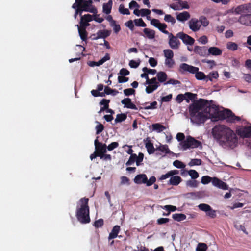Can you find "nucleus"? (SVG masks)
Returning a JSON list of instances; mask_svg holds the SVG:
<instances>
[{"label": "nucleus", "instance_id": "f257e3e1", "mask_svg": "<svg viewBox=\"0 0 251 251\" xmlns=\"http://www.w3.org/2000/svg\"><path fill=\"white\" fill-rule=\"evenodd\" d=\"M212 102V100L200 99L190 104L189 113L191 122L201 124L211 119L212 121L226 120L227 123H235L241 120V118L236 116L230 109L219 110L216 105L211 104Z\"/></svg>", "mask_w": 251, "mask_h": 251}, {"label": "nucleus", "instance_id": "f03ea898", "mask_svg": "<svg viewBox=\"0 0 251 251\" xmlns=\"http://www.w3.org/2000/svg\"><path fill=\"white\" fill-rule=\"evenodd\" d=\"M212 134L220 145L223 147L233 149L238 145L237 134L225 125H216L212 129Z\"/></svg>", "mask_w": 251, "mask_h": 251}, {"label": "nucleus", "instance_id": "7ed1b4c3", "mask_svg": "<svg viewBox=\"0 0 251 251\" xmlns=\"http://www.w3.org/2000/svg\"><path fill=\"white\" fill-rule=\"evenodd\" d=\"M88 202L89 199L84 197L79 200L77 205L76 217L82 224H87L90 222Z\"/></svg>", "mask_w": 251, "mask_h": 251}, {"label": "nucleus", "instance_id": "20e7f679", "mask_svg": "<svg viewBox=\"0 0 251 251\" xmlns=\"http://www.w3.org/2000/svg\"><path fill=\"white\" fill-rule=\"evenodd\" d=\"M183 150L189 148H196L201 146V142L191 136H188L186 139L181 143Z\"/></svg>", "mask_w": 251, "mask_h": 251}, {"label": "nucleus", "instance_id": "39448f33", "mask_svg": "<svg viewBox=\"0 0 251 251\" xmlns=\"http://www.w3.org/2000/svg\"><path fill=\"white\" fill-rule=\"evenodd\" d=\"M235 132L241 138L251 139V125L239 126L236 128Z\"/></svg>", "mask_w": 251, "mask_h": 251}, {"label": "nucleus", "instance_id": "423d86ee", "mask_svg": "<svg viewBox=\"0 0 251 251\" xmlns=\"http://www.w3.org/2000/svg\"><path fill=\"white\" fill-rule=\"evenodd\" d=\"M231 12L236 15H246L251 13V3L244 4L233 8Z\"/></svg>", "mask_w": 251, "mask_h": 251}, {"label": "nucleus", "instance_id": "0eeeda50", "mask_svg": "<svg viewBox=\"0 0 251 251\" xmlns=\"http://www.w3.org/2000/svg\"><path fill=\"white\" fill-rule=\"evenodd\" d=\"M95 151L100 155L102 154L105 153L107 151V146L105 144H102L99 142L98 140L96 139L94 142Z\"/></svg>", "mask_w": 251, "mask_h": 251}, {"label": "nucleus", "instance_id": "6e6552de", "mask_svg": "<svg viewBox=\"0 0 251 251\" xmlns=\"http://www.w3.org/2000/svg\"><path fill=\"white\" fill-rule=\"evenodd\" d=\"M177 37L181 39L183 42L187 45H192L195 42V40L192 37L183 32L177 33Z\"/></svg>", "mask_w": 251, "mask_h": 251}, {"label": "nucleus", "instance_id": "1a4fd4ad", "mask_svg": "<svg viewBox=\"0 0 251 251\" xmlns=\"http://www.w3.org/2000/svg\"><path fill=\"white\" fill-rule=\"evenodd\" d=\"M188 25L189 28L194 32L199 31L201 27L199 20L196 18H192L190 20Z\"/></svg>", "mask_w": 251, "mask_h": 251}, {"label": "nucleus", "instance_id": "9d476101", "mask_svg": "<svg viewBox=\"0 0 251 251\" xmlns=\"http://www.w3.org/2000/svg\"><path fill=\"white\" fill-rule=\"evenodd\" d=\"M111 34V31L108 30H99L96 34H93L92 35V40H96L100 38L105 39L108 37Z\"/></svg>", "mask_w": 251, "mask_h": 251}, {"label": "nucleus", "instance_id": "9b49d317", "mask_svg": "<svg viewBox=\"0 0 251 251\" xmlns=\"http://www.w3.org/2000/svg\"><path fill=\"white\" fill-rule=\"evenodd\" d=\"M238 21L242 25L251 26V14H246L241 15Z\"/></svg>", "mask_w": 251, "mask_h": 251}, {"label": "nucleus", "instance_id": "f8f14e48", "mask_svg": "<svg viewBox=\"0 0 251 251\" xmlns=\"http://www.w3.org/2000/svg\"><path fill=\"white\" fill-rule=\"evenodd\" d=\"M212 183L214 186L220 189H222L225 190H227L228 189V185L226 184V183L220 180L218 178L214 177L212 179Z\"/></svg>", "mask_w": 251, "mask_h": 251}, {"label": "nucleus", "instance_id": "ddd939ff", "mask_svg": "<svg viewBox=\"0 0 251 251\" xmlns=\"http://www.w3.org/2000/svg\"><path fill=\"white\" fill-rule=\"evenodd\" d=\"M169 44L170 47L173 49H176L178 48L180 44L179 41L176 37L174 36L172 33L169 34Z\"/></svg>", "mask_w": 251, "mask_h": 251}, {"label": "nucleus", "instance_id": "4468645a", "mask_svg": "<svg viewBox=\"0 0 251 251\" xmlns=\"http://www.w3.org/2000/svg\"><path fill=\"white\" fill-rule=\"evenodd\" d=\"M194 51L196 53L199 54L201 56H208V50L207 49V48L205 46L200 47L198 46H196L194 48Z\"/></svg>", "mask_w": 251, "mask_h": 251}, {"label": "nucleus", "instance_id": "2eb2a0df", "mask_svg": "<svg viewBox=\"0 0 251 251\" xmlns=\"http://www.w3.org/2000/svg\"><path fill=\"white\" fill-rule=\"evenodd\" d=\"M122 104L124 105V107L133 110H137L138 107L131 101V99L129 98H125L121 101Z\"/></svg>", "mask_w": 251, "mask_h": 251}, {"label": "nucleus", "instance_id": "dca6fc26", "mask_svg": "<svg viewBox=\"0 0 251 251\" xmlns=\"http://www.w3.org/2000/svg\"><path fill=\"white\" fill-rule=\"evenodd\" d=\"M143 32L145 35H144L142 33H140L139 34L140 35L144 36L149 39H153L154 38L155 35V32L154 30L146 28L143 29Z\"/></svg>", "mask_w": 251, "mask_h": 251}, {"label": "nucleus", "instance_id": "f3484780", "mask_svg": "<svg viewBox=\"0 0 251 251\" xmlns=\"http://www.w3.org/2000/svg\"><path fill=\"white\" fill-rule=\"evenodd\" d=\"M222 50L216 47H210L208 49L207 54L208 55L211 54L214 56H218L221 55Z\"/></svg>", "mask_w": 251, "mask_h": 251}, {"label": "nucleus", "instance_id": "a211bd4d", "mask_svg": "<svg viewBox=\"0 0 251 251\" xmlns=\"http://www.w3.org/2000/svg\"><path fill=\"white\" fill-rule=\"evenodd\" d=\"M120 230V226L118 225L115 226L113 227L111 232L109 233L108 240H110L111 239L116 238L117 237Z\"/></svg>", "mask_w": 251, "mask_h": 251}, {"label": "nucleus", "instance_id": "6ab92c4d", "mask_svg": "<svg viewBox=\"0 0 251 251\" xmlns=\"http://www.w3.org/2000/svg\"><path fill=\"white\" fill-rule=\"evenodd\" d=\"M147 181V176L145 174L137 175L134 179V182L136 184L145 183Z\"/></svg>", "mask_w": 251, "mask_h": 251}, {"label": "nucleus", "instance_id": "aec40b11", "mask_svg": "<svg viewBox=\"0 0 251 251\" xmlns=\"http://www.w3.org/2000/svg\"><path fill=\"white\" fill-rule=\"evenodd\" d=\"M113 1L112 0H109L107 3H103L102 6V11L106 14H109L111 12Z\"/></svg>", "mask_w": 251, "mask_h": 251}, {"label": "nucleus", "instance_id": "412c9836", "mask_svg": "<svg viewBox=\"0 0 251 251\" xmlns=\"http://www.w3.org/2000/svg\"><path fill=\"white\" fill-rule=\"evenodd\" d=\"M92 0H84L80 5H78L77 7L79 6L83 11L87 12L89 8L92 6Z\"/></svg>", "mask_w": 251, "mask_h": 251}, {"label": "nucleus", "instance_id": "4be33fe9", "mask_svg": "<svg viewBox=\"0 0 251 251\" xmlns=\"http://www.w3.org/2000/svg\"><path fill=\"white\" fill-rule=\"evenodd\" d=\"M190 15L187 11H184L183 12L178 14L176 16V19L181 22H184L189 19Z\"/></svg>", "mask_w": 251, "mask_h": 251}, {"label": "nucleus", "instance_id": "5701e85b", "mask_svg": "<svg viewBox=\"0 0 251 251\" xmlns=\"http://www.w3.org/2000/svg\"><path fill=\"white\" fill-rule=\"evenodd\" d=\"M146 140H148V141L145 143V147L147 149L148 152L150 154L154 153L156 149H155L153 144L150 141L149 138H147Z\"/></svg>", "mask_w": 251, "mask_h": 251}, {"label": "nucleus", "instance_id": "b1692460", "mask_svg": "<svg viewBox=\"0 0 251 251\" xmlns=\"http://www.w3.org/2000/svg\"><path fill=\"white\" fill-rule=\"evenodd\" d=\"M182 181L181 178L178 176H171L169 184L174 186L178 185Z\"/></svg>", "mask_w": 251, "mask_h": 251}, {"label": "nucleus", "instance_id": "393cba45", "mask_svg": "<svg viewBox=\"0 0 251 251\" xmlns=\"http://www.w3.org/2000/svg\"><path fill=\"white\" fill-rule=\"evenodd\" d=\"M158 81L160 83H165L167 79V74L163 71L159 72L156 75Z\"/></svg>", "mask_w": 251, "mask_h": 251}, {"label": "nucleus", "instance_id": "a878e982", "mask_svg": "<svg viewBox=\"0 0 251 251\" xmlns=\"http://www.w3.org/2000/svg\"><path fill=\"white\" fill-rule=\"evenodd\" d=\"M153 130L156 131L160 133L166 129V127L160 123H155L152 125Z\"/></svg>", "mask_w": 251, "mask_h": 251}, {"label": "nucleus", "instance_id": "bb28decb", "mask_svg": "<svg viewBox=\"0 0 251 251\" xmlns=\"http://www.w3.org/2000/svg\"><path fill=\"white\" fill-rule=\"evenodd\" d=\"M172 218L174 220L180 222L185 220L186 219V216L182 213H176L173 214Z\"/></svg>", "mask_w": 251, "mask_h": 251}, {"label": "nucleus", "instance_id": "cd10ccee", "mask_svg": "<svg viewBox=\"0 0 251 251\" xmlns=\"http://www.w3.org/2000/svg\"><path fill=\"white\" fill-rule=\"evenodd\" d=\"M156 150L159 151L162 153L165 154H168L170 153V150L167 145H161L156 149Z\"/></svg>", "mask_w": 251, "mask_h": 251}, {"label": "nucleus", "instance_id": "c85d7f7f", "mask_svg": "<svg viewBox=\"0 0 251 251\" xmlns=\"http://www.w3.org/2000/svg\"><path fill=\"white\" fill-rule=\"evenodd\" d=\"M78 32L80 38L83 41H86L87 38V32L86 29L78 27Z\"/></svg>", "mask_w": 251, "mask_h": 251}, {"label": "nucleus", "instance_id": "c756f323", "mask_svg": "<svg viewBox=\"0 0 251 251\" xmlns=\"http://www.w3.org/2000/svg\"><path fill=\"white\" fill-rule=\"evenodd\" d=\"M185 97V100L187 102H189V100H194L197 98V95L196 94L192 93L191 92H186L184 94Z\"/></svg>", "mask_w": 251, "mask_h": 251}, {"label": "nucleus", "instance_id": "7c9ffc66", "mask_svg": "<svg viewBox=\"0 0 251 251\" xmlns=\"http://www.w3.org/2000/svg\"><path fill=\"white\" fill-rule=\"evenodd\" d=\"M127 118V115L125 113L118 114L115 119V123H118L124 121Z\"/></svg>", "mask_w": 251, "mask_h": 251}, {"label": "nucleus", "instance_id": "2f4dec72", "mask_svg": "<svg viewBox=\"0 0 251 251\" xmlns=\"http://www.w3.org/2000/svg\"><path fill=\"white\" fill-rule=\"evenodd\" d=\"M199 22L201 23V26L202 25L203 27H206L209 24V21L207 20L206 17L204 16H201L200 17L199 19Z\"/></svg>", "mask_w": 251, "mask_h": 251}, {"label": "nucleus", "instance_id": "473e14b6", "mask_svg": "<svg viewBox=\"0 0 251 251\" xmlns=\"http://www.w3.org/2000/svg\"><path fill=\"white\" fill-rule=\"evenodd\" d=\"M238 47V45L234 42H228L226 44L227 49L232 51L236 50Z\"/></svg>", "mask_w": 251, "mask_h": 251}, {"label": "nucleus", "instance_id": "72a5a7b5", "mask_svg": "<svg viewBox=\"0 0 251 251\" xmlns=\"http://www.w3.org/2000/svg\"><path fill=\"white\" fill-rule=\"evenodd\" d=\"M159 84L149 85L146 88V92L148 94L151 93L155 91L158 87Z\"/></svg>", "mask_w": 251, "mask_h": 251}, {"label": "nucleus", "instance_id": "f704fd0d", "mask_svg": "<svg viewBox=\"0 0 251 251\" xmlns=\"http://www.w3.org/2000/svg\"><path fill=\"white\" fill-rule=\"evenodd\" d=\"M189 66V65L186 63H182L179 66V71L181 74H184L185 72H188Z\"/></svg>", "mask_w": 251, "mask_h": 251}, {"label": "nucleus", "instance_id": "c9c22d12", "mask_svg": "<svg viewBox=\"0 0 251 251\" xmlns=\"http://www.w3.org/2000/svg\"><path fill=\"white\" fill-rule=\"evenodd\" d=\"M164 20L168 23H171L174 25L176 23V19L172 15L170 14H166L164 17Z\"/></svg>", "mask_w": 251, "mask_h": 251}, {"label": "nucleus", "instance_id": "e433bc0d", "mask_svg": "<svg viewBox=\"0 0 251 251\" xmlns=\"http://www.w3.org/2000/svg\"><path fill=\"white\" fill-rule=\"evenodd\" d=\"M137 155L136 154H131L130 155L128 160L126 163V166H130L136 162Z\"/></svg>", "mask_w": 251, "mask_h": 251}, {"label": "nucleus", "instance_id": "4c0bfd02", "mask_svg": "<svg viewBox=\"0 0 251 251\" xmlns=\"http://www.w3.org/2000/svg\"><path fill=\"white\" fill-rule=\"evenodd\" d=\"M200 210L207 212L211 209V206L207 204L201 203L198 205Z\"/></svg>", "mask_w": 251, "mask_h": 251}, {"label": "nucleus", "instance_id": "58836bf2", "mask_svg": "<svg viewBox=\"0 0 251 251\" xmlns=\"http://www.w3.org/2000/svg\"><path fill=\"white\" fill-rule=\"evenodd\" d=\"M167 25L165 23H160L158 26L157 27L160 31L165 34H169V32L166 30Z\"/></svg>", "mask_w": 251, "mask_h": 251}, {"label": "nucleus", "instance_id": "ea45409f", "mask_svg": "<svg viewBox=\"0 0 251 251\" xmlns=\"http://www.w3.org/2000/svg\"><path fill=\"white\" fill-rule=\"evenodd\" d=\"M207 246L205 243H200L196 248V251H206Z\"/></svg>", "mask_w": 251, "mask_h": 251}, {"label": "nucleus", "instance_id": "a19ab883", "mask_svg": "<svg viewBox=\"0 0 251 251\" xmlns=\"http://www.w3.org/2000/svg\"><path fill=\"white\" fill-rule=\"evenodd\" d=\"M163 52L166 58L171 59L173 58L174 53L171 50L166 49L164 50Z\"/></svg>", "mask_w": 251, "mask_h": 251}, {"label": "nucleus", "instance_id": "79ce46f5", "mask_svg": "<svg viewBox=\"0 0 251 251\" xmlns=\"http://www.w3.org/2000/svg\"><path fill=\"white\" fill-rule=\"evenodd\" d=\"M134 22L136 26L145 27L147 26L146 24L143 21L142 18L135 19Z\"/></svg>", "mask_w": 251, "mask_h": 251}, {"label": "nucleus", "instance_id": "37998d69", "mask_svg": "<svg viewBox=\"0 0 251 251\" xmlns=\"http://www.w3.org/2000/svg\"><path fill=\"white\" fill-rule=\"evenodd\" d=\"M199 182L195 180H189L187 181L186 185L192 188H196L198 186Z\"/></svg>", "mask_w": 251, "mask_h": 251}, {"label": "nucleus", "instance_id": "c03bdc74", "mask_svg": "<svg viewBox=\"0 0 251 251\" xmlns=\"http://www.w3.org/2000/svg\"><path fill=\"white\" fill-rule=\"evenodd\" d=\"M157 103L156 101H154L152 102H151L150 105H148V106H146L145 107H144V108H143L142 107H139V109H155L157 108Z\"/></svg>", "mask_w": 251, "mask_h": 251}, {"label": "nucleus", "instance_id": "a18cd8bd", "mask_svg": "<svg viewBox=\"0 0 251 251\" xmlns=\"http://www.w3.org/2000/svg\"><path fill=\"white\" fill-rule=\"evenodd\" d=\"M219 77V74L217 71H213L209 73L207 78L209 80L212 81L213 79H217Z\"/></svg>", "mask_w": 251, "mask_h": 251}, {"label": "nucleus", "instance_id": "49530a36", "mask_svg": "<svg viewBox=\"0 0 251 251\" xmlns=\"http://www.w3.org/2000/svg\"><path fill=\"white\" fill-rule=\"evenodd\" d=\"M195 77L198 80H203L204 79L206 76L204 73L202 72H199L198 71L197 73L195 74Z\"/></svg>", "mask_w": 251, "mask_h": 251}, {"label": "nucleus", "instance_id": "de8ad7c7", "mask_svg": "<svg viewBox=\"0 0 251 251\" xmlns=\"http://www.w3.org/2000/svg\"><path fill=\"white\" fill-rule=\"evenodd\" d=\"M119 12L124 15H129L130 14V12L127 8H125L123 4H120L119 8Z\"/></svg>", "mask_w": 251, "mask_h": 251}, {"label": "nucleus", "instance_id": "09e8293b", "mask_svg": "<svg viewBox=\"0 0 251 251\" xmlns=\"http://www.w3.org/2000/svg\"><path fill=\"white\" fill-rule=\"evenodd\" d=\"M188 174L193 179H195L199 177L198 173L195 170H190L188 171Z\"/></svg>", "mask_w": 251, "mask_h": 251}, {"label": "nucleus", "instance_id": "8fccbe9b", "mask_svg": "<svg viewBox=\"0 0 251 251\" xmlns=\"http://www.w3.org/2000/svg\"><path fill=\"white\" fill-rule=\"evenodd\" d=\"M173 164L174 166L179 169L184 168L185 167V165L183 162L178 160L174 161Z\"/></svg>", "mask_w": 251, "mask_h": 251}, {"label": "nucleus", "instance_id": "3c124183", "mask_svg": "<svg viewBox=\"0 0 251 251\" xmlns=\"http://www.w3.org/2000/svg\"><path fill=\"white\" fill-rule=\"evenodd\" d=\"M162 208L163 209H165L169 213H171V212L175 211L176 210V207L175 206H173L171 205H166L164 206H161Z\"/></svg>", "mask_w": 251, "mask_h": 251}, {"label": "nucleus", "instance_id": "603ef678", "mask_svg": "<svg viewBox=\"0 0 251 251\" xmlns=\"http://www.w3.org/2000/svg\"><path fill=\"white\" fill-rule=\"evenodd\" d=\"M93 15H91L90 14H85L83 16H81V19H82L83 21H85L86 22H89L92 21L93 20Z\"/></svg>", "mask_w": 251, "mask_h": 251}, {"label": "nucleus", "instance_id": "864d4df0", "mask_svg": "<svg viewBox=\"0 0 251 251\" xmlns=\"http://www.w3.org/2000/svg\"><path fill=\"white\" fill-rule=\"evenodd\" d=\"M103 224V220L102 219H100L98 220L95 221L93 225L96 228H99L102 227Z\"/></svg>", "mask_w": 251, "mask_h": 251}, {"label": "nucleus", "instance_id": "5fc2aeb1", "mask_svg": "<svg viewBox=\"0 0 251 251\" xmlns=\"http://www.w3.org/2000/svg\"><path fill=\"white\" fill-rule=\"evenodd\" d=\"M202 161L200 159H193L191 160L189 163V165L190 166H194V165H200L201 164Z\"/></svg>", "mask_w": 251, "mask_h": 251}, {"label": "nucleus", "instance_id": "6e6d98bb", "mask_svg": "<svg viewBox=\"0 0 251 251\" xmlns=\"http://www.w3.org/2000/svg\"><path fill=\"white\" fill-rule=\"evenodd\" d=\"M135 90L133 88H128L124 90V93L125 96H130L134 94Z\"/></svg>", "mask_w": 251, "mask_h": 251}, {"label": "nucleus", "instance_id": "4d7b16f0", "mask_svg": "<svg viewBox=\"0 0 251 251\" xmlns=\"http://www.w3.org/2000/svg\"><path fill=\"white\" fill-rule=\"evenodd\" d=\"M211 178L208 176H205L201 177V182L203 184H206L209 183L211 181Z\"/></svg>", "mask_w": 251, "mask_h": 251}, {"label": "nucleus", "instance_id": "13d9d810", "mask_svg": "<svg viewBox=\"0 0 251 251\" xmlns=\"http://www.w3.org/2000/svg\"><path fill=\"white\" fill-rule=\"evenodd\" d=\"M165 64L166 66L169 68H172L174 64H175V61L173 59V58L168 59L166 58L165 61Z\"/></svg>", "mask_w": 251, "mask_h": 251}, {"label": "nucleus", "instance_id": "bf43d9fd", "mask_svg": "<svg viewBox=\"0 0 251 251\" xmlns=\"http://www.w3.org/2000/svg\"><path fill=\"white\" fill-rule=\"evenodd\" d=\"M206 215L214 219L216 217V211L211 207V209L206 212Z\"/></svg>", "mask_w": 251, "mask_h": 251}, {"label": "nucleus", "instance_id": "052dcab7", "mask_svg": "<svg viewBox=\"0 0 251 251\" xmlns=\"http://www.w3.org/2000/svg\"><path fill=\"white\" fill-rule=\"evenodd\" d=\"M145 84L155 85V84H159V83L156 81V78L153 77L151 79H149V78L148 79L146 80Z\"/></svg>", "mask_w": 251, "mask_h": 251}, {"label": "nucleus", "instance_id": "680f3d73", "mask_svg": "<svg viewBox=\"0 0 251 251\" xmlns=\"http://www.w3.org/2000/svg\"><path fill=\"white\" fill-rule=\"evenodd\" d=\"M144 158V154L142 152H140L138 156L137 155L136 158V165L137 166L140 165V163L143 161Z\"/></svg>", "mask_w": 251, "mask_h": 251}, {"label": "nucleus", "instance_id": "e2e57ef3", "mask_svg": "<svg viewBox=\"0 0 251 251\" xmlns=\"http://www.w3.org/2000/svg\"><path fill=\"white\" fill-rule=\"evenodd\" d=\"M155 181H156L155 177L154 176H152L151 177H150L149 180H148V178H147V181L145 182V184H146L147 186H150L152 185L153 183H154V182Z\"/></svg>", "mask_w": 251, "mask_h": 251}, {"label": "nucleus", "instance_id": "0e129e2a", "mask_svg": "<svg viewBox=\"0 0 251 251\" xmlns=\"http://www.w3.org/2000/svg\"><path fill=\"white\" fill-rule=\"evenodd\" d=\"M118 146H119V144L118 142H112L111 144H110L107 147V149L109 151H112V150H114V149L116 148L117 147H118Z\"/></svg>", "mask_w": 251, "mask_h": 251}, {"label": "nucleus", "instance_id": "69168bd1", "mask_svg": "<svg viewBox=\"0 0 251 251\" xmlns=\"http://www.w3.org/2000/svg\"><path fill=\"white\" fill-rule=\"evenodd\" d=\"M170 219L166 218H160L157 220V224L159 225L168 223Z\"/></svg>", "mask_w": 251, "mask_h": 251}, {"label": "nucleus", "instance_id": "338daca9", "mask_svg": "<svg viewBox=\"0 0 251 251\" xmlns=\"http://www.w3.org/2000/svg\"><path fill=\"white\" fill-rule=\"evenodd\" d=\"M111 26L113 27L114 32L116 33H118L121 30L120 25L119 24H116V22L114 24L110 25Z\"/></svg>", "mask_w": 251, "mask_h": 251}, {"label": "nucleus", "instance_id": "774afa93", "mask_svg": "<svg viewBox=\"0 0 251 251\" xmlns=\"http://www.w3.org/2000/svg\"><path fill=\"white\" fill-rule=\"evenodd\" d=\"M172 94H170L167 96L161 97V100L162 102H169L172 99Z\"/></svg>", "mask_w": 251, "mask_h": 251}]
</instances>
